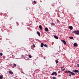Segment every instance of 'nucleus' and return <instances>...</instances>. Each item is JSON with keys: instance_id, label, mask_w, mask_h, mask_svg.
Listing matches in <instances>:
<instances>
[{"instance_id": "1", "label": "nucleus", "mask_w": 79, "mask_h": 79, "mask_svg": "<svg viewBox=\"0 0 79 79\" xmlns=\"http://www.w3.org/2000/svg\"><path fill=\"white\" fill-rule=\"evenodd\" d=\"M72 33H73L75 34H76L77 35H79V31L78 30L76 31H74L72 32Z\"/></svg>"}, {"instance_id": "2", "label": "nucleus", "mask_w": 79, "mask_h": 79, "mask_svg": "<svg viewBox=\"0 0 79 79\" xmlns=\"http://www.w3.org/2000/svg\"><path fill=\"white\" fill-rule=\"evenodd\" d=\"M51 75V76H54V75L55 76H57V73H56V72H54L52 73Z\"/></svg>"}, {"instance_id": "3", "label": "nucleus", "mask_w": 79, "mask_h": 79, "mask_svg": "<svg viewBox=\"0 0 79 79\" xmlns=\"http://www.w3.org/2000/svg\"><path fill=\"white\" fill-rule=\"evenodd\" d=\"M69 73H71L72 75H73V76H74L75 75V74L74 73L72 72H71L69 70Z\"/></svg>"}, {"instance_id": "4", "label": "nucleus", "mask_w": 79, "mask_h": 79, "mask_svg": "<svg viewBox=\"0 0 79 79\" xmlns=\"http://www.w3.org/2000/svg\"><path fill=\"white\" fill-rule=\"evenodd\" d=\"M61 41L63 42L64 44V45H66V41L64 40H61Z\"/></svg>"}, {"instance_id": "5", "label": "nucleus", "mask_w": 79, "mask_h": 79, "mask_svg": "<svg viewBox=\"0 0 79 79\" xmlns=\"http://www.w3.org/2000/svg\"><path fill=\"white\" fill-rule=\"evenodd\" d=\"M73 46L74 47H77V44L76 43H75L73 44Z\"/></svg>"}, {"instance_id": "6", "label": "nucleus", "mask_w": 79, "mask_h": 79, "mask_svg": "<svg viewBox=\"0 0 79 79\" xmlns=\"http://www.w3.org/2000/svg\"><path fill=\"white\" fill-rule=\"evenodd\" d=\"M44 30L45 31H46V32H48V28H44Z\"/></svg>"}, {"instance_id": "7", "label": "nucleus", "mask_w": 79, "mask_h": 79, "mask_svg": "<svg viewBox=\"0 0 79 79\" xmlns=\"http://www.w3.org/2000/svg\"><path fill=\"white\" fill-rule=\"evenodd\" d=\"M69 27L70 30H72V29H73V27L72 26H69Z\"/></svg>"}, {"instance_id": "8", "label": "nucleus", "mask_w": 79, "mask_h": 79, "mask_svg": "<svg viewBox=\"0 0 79 79\" xmlns=\"http://www.w3.org/2000/svg\"><path fill=\"white\" fill-rule=\"evenodd\" d=\"M39 27L40 29V30H42V26L40 25L39 26Z\"/></svg>"}, {"instance_id": "9", "label": "nucleus", "mask_w": 79, "mask_h": 79, "mask_svg": "<svg viewBox=\"0 0 79 79\" xmlns=\"http://www.w3.org/2000/svg\"><path fill=\"white\" fill-rule=\"evenodd\" d=\"M37 34L39 36V37L40 36V33L39 32L37 31Z\"/></svg>"}, {"instance_id": "10", "label": "nucleus", "mask_w": 79, "mask_h": 79, "mask_svg": "<svg viewBox=\"0 0 79 79\" xmlns=\"http://www.w3.org/2000/svg\"><path fill=\"white\" fill-rule=\"evenodd\" d=\"M44 43H41V47H44Z\"/></svg>"}, {"instance_id": "11", "label": "nucleus", "mask_w": 79, "mask_h": 79, "mask_svg": "<svg viewBox=\"0 0 79 79\" xmlns=\"http://www.w3.org/2000/svg\"><path fill=\"white\" fill-rule=\"evenodd\" d=\"M9 73L10 74H13V72L11 71H9Z\"/></svg>"}, {"instance_id": "12", "label": "nucleus", "mask_w": 79, "mask_h": 79, "mask_svg": "<svg viewBox=\"0 0 79 79\" xmlns=\"http://www.w3.org/2000/svg\"><path fill=\"white\" fill-rule=\"evenodd\" d=\"M36 3H37V2H35V1H34L32 3V4H33V5H35V4H36Z\"/></svg>"}, {"instance_id": "13", "label": "nucleus", "mask_w": 79, "mask_h": 79, "mask_svg": "<svg viewBox=\"0 0 79 79\" xmlns=\"http://www.w3.org/2000/svg\"><path fill=\"white\" fill-rule=\"evenodd\" d=\"M51 25H52V26H55V23H51Z\"/></svg>"}, {"instance_id": "14", "label": "nucleus", "mask_w": 79, "mask_h": 79, "mask_svg": "<svg viewBox=\"0 0 79 79\" xmlns=\"http://www.w3.org/2000/svg\"><path fill=\"white\" fill-rule=\"evenodd\" d=\"M54 37L55 39H58V37L56 36H54Z\"/></svg>"}, {"instance_id": "15", "label": "nucleus", "mask_w": 79, "mask_h": 79, "mask_svg": "<svg viewBox=\"0 0 79 79\" xmlns=\"http://www.w3.org/2000/svg\"><path fill=\"white\" fill-rule=\"evenodd\" d=\"M74 72L75 73H79V71L77 70H75L74 71Z\"/></svg>"}, {"instance_id": "16", "label": "nucleus", "mask_w": 79, "mask_h": 79, "mask_svg": "<svg viewBox=\"0 0 79 79\" xmlns=\"http://www.w3.org/2000/svg\"><path fill=\"white\" fill-rule=\"evenodd\" d=\"M55 61H56V64L58 63V60H55Z\"/></svg>"}, {"instance_id": "17", "label": "nucleus", "mask_w": 79, "mask_h": 79, "mask_svg": "<svg viewBox=\"0 0 79 79\" xmlns=\"http://www.w3.org/2000/svg\"><path fill=\"white\" fill-rule=\"evenodd\" d=\"M28 56L30 58H32V56H31V55H29Z\"/></svg>"}, {"instance_id": "18", "label": "nucleus", "mask_w": 79, "mask_h": 79, "mask_svg": "<svg viewBox=\"0 0 79 79\" xmlns=\"http://www.w3.org/2000/svg\"><path fill=\"white\" fill-rule=\"evenodd\" d=\"M69 38L70 39H74L73 37H69Z\"/></svg>"}, {"instance_id": "19", "label": "nucleus", "mask_w": 79, "mask_h": 79, "mask_svg": "<svg viewBox=\"0 0 79 79\" xmlns=\"http://www.w3.org/2000/svg\"><path fill=\"white\" fill-rule=\"evenodd\" d=\"M44 47H48V46L46 45V44H45L44 45Z\"/></svg>"}, {"instance_id": "20", "label": "nucleus", "mask_w": 79, "mask_h": 79, "mask_svg": "<svg viewBox=\"0 0 79 79\" xmlns=\"http://www.w3.org/2000/svg\"><path fill=\"white\" fill-rule=\"evenodd\" d=\"M52 79H56V77H52Z\"/></svg>"}, {"instance_id": "21", "label": "nucleus", "mask_w": 79, "mask_h": 79, "mask_svg": "<svg viewBox=\"0 0 79 79\" xmlns=\"http://www.w3.org/2000/svg\"><path fill=\"white\" fill-rule=\"evenodd\" d=\"M0 79H3V76H0Z\"/></svg>"}, {"instance_id": "22", "label": "nucleus", "mask_w": 79, "mask_h": 79, "mask_svg": "<svg viewBox=\"0 0 79 79\" xmlns=\"http://www.w3.org/2000/svg\"><path fill=\"white\" fill-rule=\"evenodd\" d=\"M0 55L1 56H3V54H2V53L1 52V53H0Z\"/></svg>"}, {"instance_id": "23", "label": "nucleus", "mask_w": 79, "mask_h": 79, "mask_svg": "<svg viewBox=\"0 0 79 79\" xmlns=\"http://www.w3.org/2000/svg\"><path fill=\"white\" fill-rule=\"evenodd\" d=\"M66 73H67V74L68 73H69V70L68 71H66Z\"/></svg>"}, {"instance_id": "24", "label": "nucleus", "mask_w": 79, "mask_h": 79, "mask_svg": "<svg viewBox=\"0 0 79 79\" xmlns=\"http://www.w3.org/2000/svg\"><path fill=\"white\" fill-rule=\"evenodd\" d=\"M33 47L34 48H35V44H34L33 45Z\"/></svg>"}, {"instance_id": "25", "label": "nucleus", "mask_w": 79, "mask_h": 79, "mask_svg": "<svg viewBox=\"0 0 79 79\" xmlns=\"http://www.w3.org/2000/svg\"><path fill=\"white\" fill-rule=\"evenodd\" d=\"M61 70L62 71H64V70H65V69H61Z\"/></svg>"}, {"instance_id": "26", "label": "nucleus", "mask_w": 79, "mask_h": 79, "mask_svg": "<svg viewBox=\"0 0 79 79\" xmlns=\"http://www.w3.org/2000/svg\"><path fill=\"white\" fill-rule=\"evenodd\" d=\"M14 65V66H16V64H13Z\"/></svg>"}, {"instance_id": "27", "label": "nucleus", "mask_w": 79, "mask_h": 79, "mask_svg": "<svg viewBox=\"0 0 79 79\" xmlns=\"http://www.w3.org/2000/svg\"><path fill=\"white\" fill-rule=\"evenodd\" d=\"M69 76H71V74H69Z\"/></svg>"}, {"instance_id": "28", "label": "nucleus", "mask_w": 79, "mask_h": 79, "mask_svg": "<svg viewBox=\"0 0 79 79\" xmlns=\"http://www.w3.org/2000/svg\"><path fill=\"white\" fill-rule=\"evenodd\" d=\"M22 73H23V74H24V72H22Z\"/></svg>"}, {"instance_id": "29", "label": "nucleus", "mask_w": 79, "mask_h": 79, "mask_svg": "<svg viewBox=\"0 0 79 79\" xmlns=\"http://www.w3.org/2000/svg\"><path fill=\"white\" fill-rule=\"evenodd\" d=\"M57 22H58V21H58V20H57Z\"/></svg>"}, {"instance_id": "30", "label": "nucleus", "mask_w": 79, "mask_h": 79, "mask_svg": "<svg viewBox=\"0 0 79 79\" xmlns=\"http://www.w3.org/2000/svg\"><path fill=\"white\" fill-rule=\"evenodd\" d=\"M12 56H14L13 55H12Z\"/></svg>"}, {"instance_id": "31", "label": "nucleus", "mask_w": 79, "mask_h": 79, "mask_svg": "<svg viewBox=\"0 0 79 79\" xmlns=\"http://www.w3.org/2000/svg\"><path fill=\"white\" fill-rule=\"evenodd\" d=\"M78 67H79V65H78Z\"/></svg>"}, {"instance_id": "32", "label": "nucleus", "mask_w": 79, "mask_h": 79, "mask_svg": "<svg viewBox=\"0 0 79 79\" xmlns=\"http://www.w3.org/2000/svg\"><path fill=\"white\" fill-rule=\"evenodd\" d=\"M17 66H18L19 65H17Z\"/></svg>"}]
</instances>
